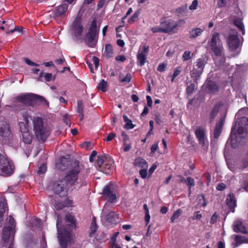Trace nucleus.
I'll return each instance as SVG.
<instances>
[{"label": "nucleus", "instance_id": "obj_1", "mask_svg": "<svg viewBox=\"0 0 248 248\" xmlns=\"http://www.w3.org/2000/svg\"><path fill=\"white\" fill-rule=\"evenodd\" d=\"M237 120L234 125L232 128L229 139L232 146H234V141L240 142L239 139L245 137L248 134V109L242 108L236 114Z\"/></svg>", "mask_w": 248, "mask_h": 248}, {"label": "nucleus", "instance_id": "obj_2", "mask_svg": "<svg viewBox=\"0 0 248 248\" xmlns=\"http://www.w3.org/2000/svg\"><path fill=\"white\" fill-rule=\"evenodd\" d=\"M33 131L37 138L45 142L50 134V128L43 122L42 119L39 117H34L32 119Z\"/></svg>", "mask_w": 248, "mask_h": 248}, {"label": "nucleus", "instance_id": "obj_3", "mask_svg": "<svg viewBox=\"0 0 248 248\" xmlns=\"http://www.w3.org/2000/svg\"><path fill=\"white\" fill-rule=\"evenodd\" d=\"M71 167L62 179L70 187L78 183V178L81 175V167L78 161H75L71 164Z\"/></svg>", "mask_w": 248, "mask_h": 248}, {"label": "nucleus", "instance_id": "obj_4", "mask_svg": "<svg viewBox=\"0 0 248 248\" xmlns=\"http://www.w3.org/2000/svg\"><path fill=\"white\" fill-rule=\"evenodd\" d=\"M37 101L38 102L45 101L46 102L45 99L41 96L33 93H27L18 96L16 98L15 106H22V108H16V110L23 109L24 106H30L32 105L33 102Z\"/></svg>", "mask_w": 248, "mask_h": 248}, {"label": "nucleus", "instance_id": "obj_5", "mask_svg": "<svg viewBox=\"0 0 248 248\" xmlns=\"http://www.w3.org/2000/svg\"><path fill=\"white\" fill-rule=\"evenodd\" d=\"M100 24L94 18L91 22L90 27L85 35L87 44L90 47H94L98 38Z\"/></svg>", "mask_w": 248, "mask_h": 248}, {"label": "nucleus", "instance_id": "obj_6", "mask_svg": "<svg viewBox=\"0 0 248 248\" xmlns=\"http://www.w3.org/2000/svg\"><path fill=\"white\" fill-rule=\"evenodd\" d=\"M219 34L215 33L212 36L210 42V46L215 55L217 57H221L223 51L222 45L219 42Z\"/></svg>", "mask_w": 248, "mask_h": 248}, {"label": "nucleus", "instance_id": "obj_7", "mask_svg": "<svg viewBox=\"0 0 248 248\" xmlns=\"http://www.w3.org/2000/svg\"><path fill=\"white\" fill-rule=\"evenodd\" d=\"M58 230V238L60 244L63 248H66L67 242L70 240L71 232L60 227V225L58 222L56 224Z\"/></svg>", "mask_w": 248, "mask_h": 248}, {"label": "nucleus", "instance_id": "obj_8", "mask_svg": "<svg viewBox=\"0 0 248 248\" xmlns=\"http://www.w3.org/2000/svg\"><path fill=\"white\" fill-rule=\"evenodd\" d=\"M7 219L10 225L4 227L3 229V233L1 237L2 247L6 246L8 244L10 232L15 226V221L12 217L9 216Z\"/></svg>", "mask_w": 248, "mask_h": 248}, {"label": "nucleus", "instance_id": "obj_9", "mask_svg": "<svg viewBox=\"0 0 248 248\" xmlns=\"http://www.w3.org/2000/svg\"><path fill=\"white\" fill-rule=\"evenodd\" d=\"M228 45L231 51H235L240 46V41L238 37L237 31L234 29H231L227 39Z\"/></svg>", "mask_w": 248, "mask_h": 248}, {"label": "nucleus", "instance_id": "obj_10", "mask_svg": "<svg viewBox=\"0 0 248 248\" xmlns=\"http://www.w3.org/2000/svg\"><path fill=\"white\" fill-rule=\"evenodd\" d=\"M70 187L67 185L62 178L59 179L53 185V190L56 194L60 197L67 195V192Z\"/></svg>", "mask_w": 248, "mask_h": 248}, {"label": "nucleus", "instance_id": "obj_11", "mask_svg": "<svg viewBox=\"0 0 248 248\" xmlns=\"http://www.w3.org/2000/svg\"><path fill=\"white\" fill-rule=\"evenodd\" d=\"M12 164V162L4 155L0 154V169L1 175L4 176H9L12 174L11 168H8V170L5 169V166Z\"/></svg>", "mask_w": 248, "mask_h": 248}, {"label": "nucleus", "instance_id": "obj_12", "mask_svg": "<svg viewBox=\"0 0 248 248\" xmlns=\"http://www.w3.org/2000/svg\"><path fill=\"white\" fill-rule=\"evenodd\" d=\"M103 194L108 202H113L116 201V191L113 185L106 186L103 189Z\"/></svg>", "mask_w": 248, "mask_h": 248}, {"label": "nucleus", "instance_id": "obj_13", "mask_svg": "<svg viewBox=\"0 0 248 248\" xmlns=\"http://www.w3.org/2000/svg\"><path fill=\"white\" fill-rule=\"evenodd\" d=\"M161 26L164 30L165 33L170 32H175L177 31V24L172 19H169L165 20L160 22Z\"/></svg>", "mask_w": 248, "mask_h": 248}, {"label": "nucleus", "instance_id": "obj_14", "mask_svg": "<svg viewBox=\"0 0 248 248\" xmlns=\"http://www.w3.org/2000/svg\"><path fill=\"white\" fill-rule=\"evenodd\" d=\"M83 30V27L81 24V19L78 17L76 18L72 24V33L77 38H80Z\"/></svg>", "mask_w": 248, "mask_h": 248}, {"label": "nucleus", "instance_id": "obj_15", "mask_svg": "<svg viewBox=\"0 0 248 248\" xmlns=\"http://www.w3.org/2000/svg\"><path fill=\"white\" fill-rule=\"evenodd\" d=\"M11 135V131L8 124L4 117H0V135L5 140L9 138Z\"/></svg>", "mask_w": 248, "mask_h": 248}, {"label": "nucleus", "instance_id": "obj_16", "mask_svg": "<svg viewBox=\"0 0 248 248\" xmlns=\"http://www.w3.org/2000/svg\"><path fill=\"white\" fill-rule=\"evenodd\" d=\"M22 133L23 141L25 143L30 144L32 141V136L28 131L24 123L19 124Z\"/></svg>", "mask_w": 248, "mask_h": 248}, {"label": "nucleus", "instance_id": "obj_17", "mask_svg": "<svg viewBox=\"0 0 248 248\" xmlns=\"http://www.w3.org/2000/svg\"><path fill=\"white\" fill-rule=\"evenodd\" d=\"M68 5L66 4L59 5L56 9L53 11L50 14V16L55 19L62 16L67 11Z\"/></svg>", "mask_w": 248, "mask_h": 248}, {"label": "nucleus", "instance_id": "obj_18", "mask_svg": "<svg viewBox=\"0 0 248 248\" xmlns=\"http://www.w3.org/2000/svg\"><path fill=\"white\" fill-rule=\"evenodd\" d=\"M103 212L106 214L105 218L106 221L111 224H116L119 222V217L115 212L113 211L106 212V207L103 209Z\"/></svg>", "mask_w": 248, "mask_h": 248}, {"label": "nucleus", "instance_id": "obj_19", "mask_svg": "<svg viewBox=\"0 0 248 248\" xmlns=\"http://www.w3.org/2000/svg\"><path fill=\"white\" fill-rule=\"evenodd\" d=\"M195 135L200 145L202 146L208 145V140L205 136V132L203 129L201 127L197 129L195 131Z\"/></svg>", "mask_w": 248, "mask_h": 248}, {"label": "nucleus", "instance_id": "obj_20", "mask_svg": "<svg viewBox=\"0 0 248 248\" xmlns=\"http://www.w3.org/2000/svg\"><path fill=\"white\" fill-rule=\"evenodd\" d=\"M233 231L236 232H240L243 233H247V230L243 225L242 221L240 220H236L234 221L233 224Z\"/></svg>", "mask_w": 248, "mask_h": 248}, {"label": "nucleus", "instance_id": "obj_21", "mask_svg": "<svg viewBox=\"0 0 248 248\" xmlns=\"http://www.w3.org/2000/svg\"><path fill=\"white\" fill-rule=\"evenodd\" d=\"M70 160L68 158L64 157L61 158L59 161L56 164V167L60 170H64L70 164Z\"/></svg>", "mask_w": 248, "mask_h": 248}, {"label": "nucleus", "instance_id": "obj_22", "mask_svg": "<svg viewBox=\"0 0 248 248\" xmlns=\"http://www.w3.org/2000/svg\"><path fill=\"white\" fill-rule=\"evenodd\" d=\"M223 124V119L220 120L219 122H218L217 123L214 132V137L215 138L217 139L220 136L222 131V128Z\"/></svg>", "mask_w": 248, "mask_h": 248}, {"label": "nucleus", "instance_id": "obj_23", "mask_svg": "<svg viewBox=\"0 0 248 248\" xmlns=\"http://www.w3.org/2000/svg\"><path fill=\"white\" fill-rule=\"evenodd\" d=\"M226 202L230 209L233 212L234 208L236 206V201L233 195L229 194L226 199Z\"/></svg>", "mask_w": 248, "mask_h": 248}, {"label": "nucleus", "instance_id": "obj_24", "mask_svg": "<svg viewBox=\"0 0 248 248\" xmlns=\"http://www.w3.org/2000/svg\"><path fill=\"white\" fill-rule=\"evenodd\" d=\"M207 91L209 93H215L218 91V86L212 81H209L206 86Z\"/></svg>", "mask_w": 248, "mask_h": 248}, {"label": "nucleus", "instance_id": "obj_25", "mask_svg": "<svg viewBox=\"0 0 248 248\" xmlns=\"http://www.w3.org/2000/svg\"><path fill=\"white\" fill-rule=\"evenodd\" d=\"M207 63V61L204 58L198 59L195 63L194 67L196 69L203 72L204 66Z\"/></svg>", "mask_w": 248, "mask_h": 248}, {"label": "nucleus", "instance_id": "obj_26", "mask_svg": "<svg viewBox=\"0 0 248 248\" xmlns=\"http://www.w3.org/2000/svg\"><path fill=\"white\" fill-rule=\"evenodd\" d=\"M135 164L136 166L141 168L147 169L148 168V164L146 161L140 157L136 159Z\"/></svg>", "mask_w": 248, "mask_h": 248}, {"label": "nucleus", "instance_id": "obj_27", "mask_svg": "<svg viewBox=\"0 0 248 248\" xmlns=\"http://www.w3.org/2000/svg\"><path fill=\"white\" fill-rule=\"evenodd\" d=\"M70 204L71 201L68 200H65V201L62 202H56L54 206L56 210H59L64 207L69 206Z\"/></svg>", "mask_w": 248, "mask_h": 248}, {"label": "nucleus", "instance_id": "obj_28", "mask_svg": "<svg viewBox=\"0 0 248 248\" xmlns=\"http://www.w3.org/2000/svg\"><path fill=\"white\" fill-rule=\"evenodd\" d=\"M202 74V72L196 69L195 67H194L193 69L190 71V75L192 78L196 80L200 77Z\"/></svg>", "mask_w": 248, "mask_h": 248}, {"label": "nucleus", "instance_id": "obj_29", "mask_svg": "<svg viewBox=\"0 0 248 248\" xmlns=\"http://www.w3.org/2000/svg\"><path fill=\"white\" fill-rule=\"evenodd\" d=\"M203 30L200 28H196L192 30L189 32L190 38H195L201 35Z\"/></svg>", "mask_w": 248, "mask_h": 248}, {"label": "nucleus", "instance_id": "obj_30", "mask_svg": "<svg viewBox=\"0 0 248 248\" xmlns=\"http://www.w3.org/2000/svg\"><path fill=\"white\" fill-rule=\"evenodd\" d=\"M104 55L107 58H110L113 56L112 46L110 44H107L105 46Z\"/></svg>", "mask_w": 248, "mask_h": 248}, {"label": "nucleus", "instance_id": "obj_31", "mask_svg": "<svg viewBox=\"0 0 248 248\" xmlns=\"http://www.w3.org/2000/svg\"><path fill=\"white\" fill-rule=\"evenodd\" d=\"M234 25L238 28V29L242 32L243 35L245 34V28L244 25L241 20L236 19L234 21Z\"/></svg>", "mask_w": 248, "mask_h": 248}, {"label": "nucleus", "instance_id": "obj_32", "mask_svg": "<svg viewBox=\"0 0 248 248\" xmlns=\"http://www.w3.org/2000/svg\"><path fill=\"white\" fill-rule=\"evenodd\" d=\"M97 229V226L95 220L93 218L92 221L90 229V233L89 235L90 237L93 236V235L95 234Z\"/></svg>", "mask_w": 248, "mask_h": 248}, {"label": "nucleus", "instance_id": "obj_33", "mask_svg": "<svg viewBox=\"0 0 248 248\" xmlns=\"http://www.w3.org/2000/svg\"><path fill=\"white\" fill-rule=\"evenodd\" d=\"M215 63L216 65L218 67V69H221L223 66L225 62L224 57H219L215 59Z\"/></svg>", "mask_w": 248, "mask_h": 248}, {"label": "nucleus", "instance_id": "obj_34", "mask_svg": "<svg viewBox=\"0 0 248 248\" xmlns=\"http://www.w3.org/2000/svg\"><path fill=\"white\" fill-rule=\"evenodd\" d=\"M177 13L180 16H185L187 15V8L186 5L181 6L176 10Z\"/></svg>", "mask_w": 248, "mask_h": 248}, {"label": "nucleus", "instance_id": "obj_35", "mask_svg": "<svg viewBox=\"0 0 248 248\" xmlns=\"http://www.w3.org/2000/svg\"><path fill=\"white\" fill-rule=\"evenodd\" d=\"M107 82L104 79H102L97 86L98 89L103 92L107 91Z\"/></svg>", "mask_w": 248, "mask_h": 248}, {"label": "nucleus", "instance_id": "obj_36", "mask_svg": "<svg viewBox=\"0 0 248 248\" xmlns=\"http://www.w3.org/2000/svg\"><path fill=\"white\" fill-rule=\"evenodd\" d=\"M185 183L189 187V191L190 192L191 187L195 185L194 179L192 177H188L186 178Z\"/></svg>", "mask_w": 248, "mask_h": 248}, {"label": "nucleus", "instance_id": "obj_37", "mask_svg": "<svg viewBox=\"0 0 248 248\" xmlns=\"http://www.w3.org/2000/svg\"><path fill=\"white\" fill-rule=\"evenodd\" d=\"M219 106L217 105L212 110L210 115V118L211 121H212L215 118V116L217 115L219 110Z\"/></svg>", "mask_w": 248, "mask_h": 248}, {"label": "nucleus", "instance_id": "obj_38", "mask_svg": "<svg viewBox=\"0 0 248 248\" xmlns=\"http://www.w3.org/2000/svg\"><path fill=\"white\" fill-rule=\"evenodd\" d=\"M143 208L145 211V221L146 223V225H148L150 222V216L149 214V209L146 204H144Z\"/></svg>", "mask_w": 248, "mask_h": 248}, {"label": "nucleus", "instance_id": "obj_39", "mask_svg": "<svg viewBox=\"0 0 248 248\" xmlns=\"http://www.w3.org/2000/svg\"><path fill=\"white\" fill-rule=\"evenodd\" d=\"M197 199L199 200V204H201L203 207L206 206L207 203L203 194L198 195Z\"/></svg>", "mask_w": 248, "mask_h": 248}, {"label": "nucleus", "instance_id": "obj_40", "mask_svg": "<svg viewBox=\"0 0 248 248\" xmlns=\"http://www.w3.org/2000/svg\"><path fill=\"white\" fill-rule=\"evenodd\" d=\"M146 59V57L142 55H140L139 54H138L137 55V59H138L137 63H138V64L140 66H143L145 63Z\"/></svg>", "mask_w": 248, "mask_h": 248}, {"label": "nucleus", "instance_id": "obj_41", "mask_svg": "<svg viewBox=\"0 0 248 248\" xmlns=\"http://www.w3.org/2000/svg\"><path fill=\"white\" fill-rule=\"evenodd\" d=\"M5 205L4 202H0V227L1 226V222L3 220V215L5 212Z\"/></svg>", "mask_w": 248, "mask_h": 248}, {"label": "nucleus", "instance_id": "obj_42", "mask_svg": "<svg viewBox=\"0 0 248 248\" xmlns=\"http://www.w3.org/2000/svg\"><path fill=\"white\" fill-rule=\"evenodd\" d=\"M242 183L243 186H241V188H243L245 191L248 192V174H245V177L243 180Z\"/></svg>", "mask_w": 248, "mask_h": 248}, {"label": "nucleus", "instance_id": "obj_43", "mask_svg": "<svg viewBox=\"0 0 248 248\" xmlns=\"http://www.w3.org/2000/svg\"><path fill=\"white\" fill-rule=\"evenodd\" d=\"M182 213V211L180 209H179L177 210H176V211H175L173 213V215L172 216V217L170 218L171 222H173L175 219H176L177 218H178L179 217V216L181 215Z\"/></svg>", "mask_w": 248, "mask_h": 248}, {"label": "nucleus", "instance_id": "obj_44", "mask_svg": "<svg viewBox=\"0 0 248 248\" xmlns=\"http://www.w3.org/2000/svg\"><path fill=\"white\" fill-rule=\"evenodd\" d=\"M65 219L68 222L71 223V224L72 226H75V219L74 216L71 214H67L65 216Z\"/></svg>", "mask_w": 248, "mask_h": 248}, {"label": "nucleus", "instance_id": "obj_45", "mask_svg": "<svg viewBox=\"0 0 248 248\" xmlns=\"http://www.w3.org/2000/svg\"><path fill=\"white\" fill-rule=\"evenodd\" d=\"M192 58L191 53L190 51H186L182 57L183 61H187L190 60Z\"/></svg>", "mask_w": 248, "mask_h": 248}, {"label": "nucleus", "instance_id": "obj_46", "mask_svg": "<svg viewBox=\"0 0 248 248\" xmlns=\"http://www.w3.org/2000/svg\"><path fill=\"white\" fill-rule=\"evenodd\" d=\"M129 140L127 136L125 135L124 138V152L128 151L131 148V145L130 144L127 143V141Z\"/></svg>", "mask_w": 248, "mask_h": 248}, {"label": "nucleus", "instance_id": "obj_47", "mask_svg": "<svg viewBox=\"0 0 248 248\" xmlns=\"http://www.w3.org/2000/svg\"><path fill=\"white\" fill-rule=\"evenodd\" d=\"M151 31L154 33H157V32L164 33V30L162 29V27L161 26V23H160V25L159 26H155V27H154L152 28Z\"/></svg>", "mask_w": 248, "mask_h": 248}, {"label": "nucleus", "instance_id": "obj_48", "mask_svg": "<svg viewBox=\"0 0 248 248\" xmlns=\"http://www.w3.org/2000/svg\"><path fill=\"white\" fill-rule=\"evenodd\" d=\"M77 106V112L78 113H83V103L81 100H79L78 101Z\"/></svg>", "mask_w": 248, "mask_h": 248}, {"label": "nucleus", "instance_id": "obj_49", "mask_svg": "<svg viewBox=\"0 0 248 248\" xmlns=\"http://www.w3.org/2000/svg\"><path fill=\"white\" fill-rule=\"evenodd\" d=\"M195 85L193 83L190 84L186 88V93L188 94H191L195 90Z\"/></svg>", "mask_w": 248, "mask_h": 248}, {"label": "nucleus", "instance_id": "obj_50", "mask_svg": "<svg viewBox=\"0 0 248 248\" xmlns=\"http://www.w3.org/2000/svg\"><path fill=\"white\" fill-rule=\"evenodd\" d=\"M44 77L46 81H50L51 79L53 80L55 79V76H52L50 73H46Z\"/></svg>", "mask_w": 248, "mask_h": 248}, {"label": "nucleus", "instance_id": "obj_51", "mask_svg": "<svg viewBox=\"0 0 248 248\" xmlns=\"http://www.w3.org/2000/svg\"><path fill=\"white\" fill-rule=\"evenodd\" d=\"M245 238L244 237H242L240 235H235V240L236 244H237L244 243L245 242Z\"/></svg>", "mask_w": 248, "mask_h": 248}, {"label": "nucleus", "instance_id": "obj_52", "mask_svg": "<svg viewBox=\"0 0 248 248\" xmlns=\"http://www.w3.org/2000/svg\"><path fill=\"white\" fill-rule=\"evenodd\" d=\"M242 168L245 169L248 167V155L243 159L241 165Z\"/></svg>", "mask_w": 248, "mask_h": 248}, {"label": "nucleus", "instance_id": "obj_53", "mask_svg": "<svg viewBox=\"0 0 248 248\" xmlns=\"http://www.w3.org/2000/svg\"><path fill=\"white\" fill-rule=\"evenodd\" d=\"M46 164H43L40 166V167L37 171V173L38 174H43L44 173H45L46 172Z\"/></svg>", "mask_w": 248, "mask_h": 248}, {"label": "nucleus", "instance_id": "obj_54", "mask_svg": "<svg viewBox=\"0 0 248 248\" xmlns=\"http://www.w3.org/2000/svg\"><path fill=\"white\" fill-rule=\"evenodd\" d=\"M139 13L138 12L135 13L133 15L128 19V22L132 23L135 21L138 18Z\"/></svg>", "mask_w": 248, "mask_h": 248}, {"label": "nucleus", "instance_id": "obj_55", "mask_svg": "<svg viewBox=\"0 0 248 248\" xmlns=\"http://www.w3.org/2000/svg\"><path fill=\"white\" fill-rule=\"evenodd\" d=\"M132 78L131 74L130 73H127L126 75V76L121 79V82H129L131 80V79Z\"/></svg>", "mask_w": 248, "mask_h": 248}, {"label": "nucleus", "instance_id": "obj_56", "mask_svg": "<svg viewBox=\"0 0 248 248\" xmlns=\"http://www.w3.org/2000/svg\"><path fill=\"white\" fill-rule=\"evenodd\" d=\"M149 50V46H144L143 47V50L141 52H139L138 54L140 55H143L144 56L146 57Z\"/></svg>", "mask_w": 248, "mask_h": 248}, {"label": "nucleus", "instance_id": "obj_57", "mask_svg": "<svg viewBox=\"0 0 248 248\" xmlns=\"http://www.w3.org/2000/svg\"><path fill=\"white\" fill-rule=\"evenodd\" d=\"M182 68L180 66H178L174 69V73L173 74V78L177 77L181 72Z\"/></svg>", "mask_w": 248, "mask_h": 248}, {"label": "nucleus", "instance_id": "obj_58", "mask_svg": "<svg viewBox=\"0 0 248 248\" xmlns=\"http://www.w3.org/2000/svg\"><path fill=\"white\" fill-rule=\"evenodd\" d=\"M134 125L132 124L131 120H129L126 122L124 127L127 129H131L134 127Z\"/></svg>", "mask_w": 248, "mask_h": 248}, {"label": "nucleus", "instance_id": "obj_59", "mask_svg": "<svg viewBox=\"0 0 248 248\" xmlns=\"http://www.w3.org/2000/svg\"><path fill=\"white\" fill-rule=\"evenodd\" d=\"M116 137V134L114 133H110L107 137L105 140L106 141H110Z\"/></svg>", "mask_w": 248, "mask_h": 248}, {"label": "nucleus", "instance_id": "obj_60", "mask_svg": "<svg viewBox=\"0 0 248 248\" xmlns=\"http://www.w3.org/2000/svg\"><path fill=\"white\" fill-rule=\"evenodd\" d=\"M198 4V1L197 0H194L192 1V4L189 6V9L191 10H194L196 9L197 5Z\"/></svg>", "mask_w": 248, "mask_h": 248}, {"label": "nucleus", "instance_id": "obj_61", "mask_svg": "<svg viewBox=\"0 0 248 248\" xmlns=\"http://www.w3.org/2000/svg\"><path fill=\"white\" fill-rule=\"evenodd\" d=\"M104 162L103 158L101 156H98V159L96 161V165L98 167L101 168Z\"/></svg>", "mask_w": 248, "mask_h": 248}, {"label": "nucleus", "instance_id": "obj_62", "mask_svg": "<svg viewBox=\"0 0 248 248\" xmlns=\"http://www.w3.org/2000/svg\"><path fill=\"white\" fill-rule=\"evenodd\" d=\"M202 217V215L200 212H196L194 213L192 217L193 219L200 220Z\"/></svg>", "mask_w": 248, "mask_h": 248}, {"label": "nucleus", "instance_id": "obj_63", "mask_svg": "<svg viewBox=\"0 0 248 248\" xmlns=\"http://www.w3.org/2000/svg\"><path fill=\"white\" fill-rule=\"evenodd\" d=\"M24 61L25 62L29 65H31V66H39V65L34 62H31L30 60L28 59V58H25L24 59Z\"/></svg>", "mask_w": 248, "mask_h": 248}, {"label": "nucleus", "instance_id": "obj_64", "mask_svg": "<svg viewBox=\"0 0 248 248\" xmlns=\"http://www.w3.org/2000/svg\"><path fill=\"white\" fill-rule=\"evenodd\" d=\"M140 174L142 178H145L147 176V169H143L140 171Z\"/></svg>", "mask_w": 248, "mask_h": 248}]
</instances>
